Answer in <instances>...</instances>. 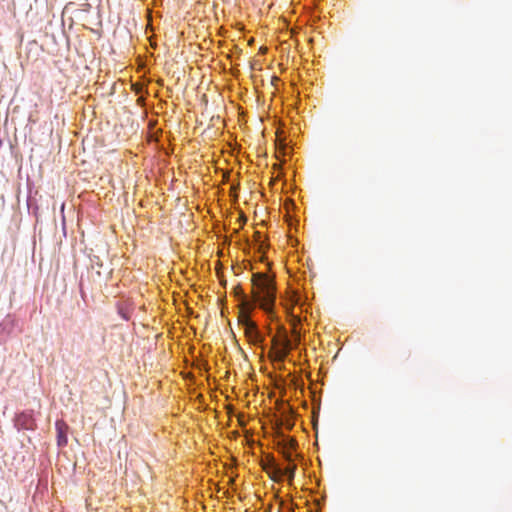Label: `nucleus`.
I'll use <instances>...</instances> for the list:
<instances>
[{"label": "nucleus", "instance_id": "nucleus-1", "mask_svg": "<svg viewBox=\"0 0 512 512\" xmlns=\"http://www.w3.org/2000/svg\"><path fill=\"white\" fill-rule=\"evenodd\" d=\"M252 295L265 311L270 312L276 300V287L274 280L264 273H255L252 276Z\"/></svg>", "mask_w": 512, "mask_h": 512}, {"label": "nucleus", "instance_id": "nucleus-11", "mask_svg": "<svg viewBox=\"0 0 512 512\" xmlns=\"http://www.w3.org/2000/svg\"><path fill=\"white\" fill-rule=\"evenodd\" d=\"M293 334H294V337H295V342H299L300 341V335L296 332L295 329L293 330Z\"/></svg>", "mask_w": 512, "mask_h": 512}, {"label": "nucleus", "instance_id": "nucleus-6", "mask_svg": "<svg viewBox=\"0 0 512 512\" xmlns=\"http://www.w3.org/2000/svg\"><path fill=\"white\" fill-rule=\"evenodd\" d=\"M248 341L253 345H259L263 342V337L258 330L247 336Z\"/></svg>", "mask_w": 512, "mask_h": 512}, {"label": "nucleus", "instance_id": "nucleus-9", "mask_svg": "<svg viewBox=\"0 0 512 512\" xmlns=\"http://www.w3.org/2000/svg\"><path fill=\"white\" fill-rule=\"evenodd\" d=\"M283 455H284L285 459L289 462V464H294L293 463V456H292V453L290 451H284Z\"/></svg>", "mask_w": 512, "mask_h": 512}, {"label": "nucleus", "instance_id": "nucleus-8", "mask_svg": "<svg viewBox=\"0 0 512 512\" xmlns=\"http://www.w3.org/2000/svg\"><path fill=\"white\" fill-rule=\"evenodd\" d=\"M234 294H235V296H237V297H241V299H242L243 301H246V295H245V293H244L243 289H242L240 286H236V287L234 288Z\"/></svg>", "mask_w": 512, "mask_h": 512}, {"label": "nucleus", "instance_id": "nucleus-4", "mask_svg": "<svg viewBox=\"0 0 512 512\" xmlns=\"http://www.w3.org/2000/svg\"><path fill=\"white\" fill-rule=\"evenodd\" d=\"M57 430V443L59 446H65L67 444V430L68 426L64 421L56 422Z\"/></svg>", "mask_w": 512, "mask_h": 512}, {"label": "nucleus", "instance_id": "nucleus-7", "mask_svg": "<svg viewBox=\"0 0 512 512\" xmlns=\"http://www.w3.org/2000/svg\"><path fill=\"white\" fill-rule=\"evenodd\" d=\"M17 421L20 425H22L26 429L31 427V425H30L31 419L28 417V415H26L24 413L18 416Z\"/></svg>", "mask_w": 512, "mask_h": 512}, {"label": "nucleus", "instance_id": "nucleus-2", "mask_svg": "<svg viewBox=\"0 0 512 512\" xmlns=\"http://www.w3.org/2000/svg\"><path fill=\"white\" fill-rule=\"evenodd\" d=\"M272 344L275 348L276 359L278 361H283L288 355L289 351L293 348L284 328H281L279 333L273 337Z\"/></svg>", "mask_w": 512, "mask_h": 512}, {"label": "nucleus", "instance_id": "nucleus-12", "mask_svg": "<svg viewBox=\"0 0 512 512\" xmlns=\"http://www.w3.org/2000/svg\"><path fill=\"white\" fill-rule=\"evenodd\" d=\"M295 446H296V442H295L294 440H292V439H291V440L289 441V448H290V449H295Z\"/></svg>", "mask_w": 512, "mask_h": 512}, {"label": "nucleus", "instance_id": "nucleus-10", "mask_svg": "<svg viewBox=\"0 0 512 512\" xmlns=\"http://www.w3.org/2000/svg\"><path fill=\"white\" fill-rule=\"evenodd\" d=\"M97 274H98L99 276H103L104 278H107V277H108V275L110 274V270L106 268V269L104 270V272H102V271H97Z\"/></svg>", "mask_w": 512, "mask_h": 512}, {"label": "nucleus", "instance_id": "nucleus-3", "mask_svg": "<svg viewBox=\"0 0 512 512\" xmlns=\"http://www.w3.org/2000/svg\"><path fill=\"white\" fill-rule=\"evenodd\" d=\"M295 471H296V465L295 464H288V466L286 468H284V469H282V468H280V467H278L276 465H273V473L278 478H281L284 475H286L289 480H293L294 476H295Z\"/></svg>", "mask_w": 512, "mask_h": 512}, {"label": "nucleus", "instance_id": "nucleus-5", "mask_svg": "<svg viewBox=\"0 0 512 512\" xmlns=\"http://www.w3.org/2000/svg\"><path fill=\"white\" fill-rule=\"evenodd\" d=\"M241 323L244 327L246 337L257 330L256 324L253 321H251L247 316H243Z\"/></svg>", "mask_w": 512, "mask_h": 512}]
</instances>
